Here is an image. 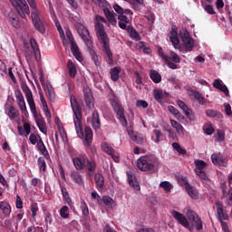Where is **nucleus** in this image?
I'll return each mask as SVG.
<instances>
[{
	"mask_svg": "<svg viewBox=\"0 0 232 232\" xmlns=\"http://www.w3.org/2000/svg\"><path fill=\"white\" fill-rule=\"evenodd\" d=\"M71 108H72V120L74 121V128L76 129V134H78V138L82 140L84 139V146L90 147V145L92 142L93 132L90 127H85L83 133L82 126V112L74 95H71Z\"/></svg>",
	"mask_w": 232,
	"mask_h": 232,
	"instance_id": "f257e3e1",
	"label": "nucleus"
},
{
	"mask_svg": "<svg viewBox=\"0 0 232 232\" xmlns=\"http://www.w3.org/2000/svg\"><path fill=\"white\" fill-rule=\"evenodd\" d=\"M106 19L102 15H95L94 28L98 40L102 44L103 52L107 55L110 61H112V53L110 49V39L104 29V24Z\"/></svg>",
	"mask_w": 232,
	"mask_h": 232,
	"instance_id": "f03ea898",
	"label": "nucleus"
},
{
	"mask_svg": "<svg viewBox=\"0 0 232 232\" xmlns=\"http://www.w3.org/2000/svg\"><path fill=\"white\" fill-rule=\"evenodd\" d=\"M22 90L25 95L26 101H27V104L29 105L30 111L35 120V122L38 126L39 130L44 134V135H47V127H46V123L44 121V119L41 116V114H39L36 111V106H35V102L34 100V95L32 91L29 89V87L25 84L23 83L21 85Z\"/></svg>",
	"mask_w": 232,
	"mask_h": 232,
	"instance_id": "7ed1b4c3",
	"label": "nucleus"
},
{
	"mask_svg": "<svg viewBox=\"0 0 232 232\" xmlns=\"http://www.w3.org/2000/svg\"><path fill=\"white\" fill-rule=\"evenodd\" d=\"M56 27L60 33L61 38L63 39V44L64 45H67L68 44H71V52H72V55H74V58H76V60H78V62L82 63L83 61V58L79 50V47L77 46V44H75V42L73 40L72 31H70V29H67V31H66V38L67 39H65L64 31L59 22H56Z\"/></svg>",
	"mask_w": 232,
	"mask_h": 232,
	"instance_id": "20e7f679",
	"label": "nucleus"
},
{
	"mask_svg": "<svg viewBox=\"0 0 232 232\" xmlns=\"http://www.w3.org/2000/svg\"><path fill=\"white\" fill-rule=\"evenodd\" d=\"M72 165L76 170L85 169L88 175H93V172L96 168V163L93 160H90L86 156L80 155L76 157H72Z\"/></svg>",
	"mask_w": 232,
	"mask_h": 232,
	"instance_id": "39448f33",
	"label": "nucleus"
},
{
	"mask_svg": "<svg viewBox=\"0 0 232 232\" xmlns=\"http://www.w3.org/2000/svg\"><path fill=\"white\" fill-rule=\"evenodd\" d=\"M157 164L158 159L155 155H145L137 160V168L142 172L153 171Z\"/></svg>",
	"mask_w": 232,
	"mask_h": 232,
	"instance_id": "423d86ee",
	"label": "nucleus"
},
{
	"mask_svg": "<svg viewBox=\"0 0 232 232\" xmlns=\"http://www.w3.org/2000/svg\"><path fill=\"white\" fill-rule=\"evenodd\" d=\"M92 3H93L95 5H97L99 8H101L109 23L112 25L117 24V19L115 16V13L113 12L111 5L108 3L107 0H92Z\"/></svg>",
	"mask_w": 232,
	"mask_h": 232,
	"instance_id": "0eeeda50",
	"label": "nucleus"
},
{
	"mask_svg": "<svg viewBox=\"0 0 232 232\" xmlns=\"http://www.w3.org/2000/svg\"><path fill=\"white\" fill-rule=\"evenodd\" d=\"M130 24V18H129L127 15L121 14L119 16V27L123 30H126L129 33L131 39L135 41H140V36L138 31H136L134 27H130V25H128Z\"/></svg>",
	"mask_w": 232,
	"mask_h": 232,
	"instance_id": "6e6552de",
	"label": "nucleus"
},
{
	"mask_svg": "<svg viewBox=\"0 0 232 232\" xmlns=\"http://www.w3.org/2000/svg\"><path fill=\"white\" fill-rule=\"evenodd\" d=\"M27 3L30 5V7L33 10H34V11L32 12V20H33V24H34V27L41 34H44L45 33V27H44L43 22L41 21V19L39 17L40 11L36 8L35 0H27Z\"/></svg>",
	"mask_w": 232,
	"mask_h": 232,
	"instance_id": "1a4fd4ad",
	"label": "nucleus"
},
{
	"mask_svg": "<svg viewBox=\"0 0 232 232\" xmlns=\"http://www.w3.org/2000/svg\"><path fill=\"white\" fill-rule=\"evenodd\" d=\"M159 55L164 60L170 69L176 70L178 66L175 63H180V57L174 52H169V57L167 56L161 48L158 49Z\"/></svg>",
	"mask_w": 232,
	"mask_h": 232,
	"instance_id": "9d476101",
	"label": "nucleus"
},
{
	"mask_svg": "<svg viewBox=\"0 0 232 232\" xmlns=\"http://www.w3.org/2000/svg\"><path fill=\"white\" fill-rule=\"evenodd\" d=\"M9 2L21 18L25 19L26 15L30 14V9L25 0H9Z\"/></svg>",
	"mask_w": 232,
	"mask_h": 232,
	"instance_id": "9b49d317",
	"label": "nucleus"
},
{
	"mask_svg": "<svg viewBox=\"0 0 232 232\" xmlns=\"http://www.w3.org/2000/svg\"><path fill=\"white\" fill-rule=\"evenodd\" d=\"M111 107L117 115V119L121 122V126L128 127V121L124 115V109L121 103L116 100H111Z\"/></svg>",
	"mask_w": 232,
	"mask_h": 232,
	"instance_id": "f8f14e48",
	"label": "nucleus"
},
{
	"mask_svg": "<svg viewBox=\"0 0 232 232\" xmlns=\"http://www.w3.org/2000/svg\"><path fill=\"white\" fill-rule=\"evenodd\" d=\"M216 206H218V218L221 222L222 230L224 232H230L227 223L223 221L228 219L227 213L223 210L222 204L219 201H216Z\"/></svg>",
	"mask_w": 232,
	"mask_h": 232,
	"instance_id": "ddd939ff",
	"label": "nucleus"
},
{
	"mask_svg": "<svg viewBox=\"0 0 232 232\" xmlns=\"http://www.w3.org/2000/svg\"><path fill=\"white\" fill-rule=\"evenodd\" d=\"M76 30H78V34H80L85 45L91 46L92 44V36H90V33L85 25H83V24H78V25H76Z\"/></svg>",
	"mask_w": 232,
	"mask_h": 232,
	"instance_id": "4468645a",
	"label": "nucleus"
},
{
	"mask_svg": "<svg viewBox=\"0 0 232 232\" xmlns=\"http://www.w3.org/2000/svg\"><path fill=\"white\" fill-rule=\"evenodd\" d=\"M195 172L196 174L202 179L208 180V176L205 172V169L207 167V162L202 160H195Z\"/></svg>",
	"mask_w": 232,
	"mask_h": 232,
	"instance_id": "2eb2a0df",
	"label": "nucleus"
},
{
	"mask_svg": "<svg viewBox=\"0 0 232 232\" xmlns=\"http://www.w3.org/2000/svg\"><path fill=\"white\" fill-rule=\"evenodd\" d=\"M181 41L183 43V46L186 49V53L193 51L195 42L191 38V36H189V34L188 33V31H183L181 33Z\"/></svg>",
	"mask_w": 232,
	"mask_h": 232,
	"instance_id": "dca6fc26",
	"label": "nucleus"
},
{
	"mask_svg": "<svg viewBox=\"0 0 232 232\" xmlns=\"http://www.w3.org/2000/svg\"><path fill=\"white\" fill-rule=\"evenodd\" d=\"M84 102L89 108L92 110L94 108V98L92 90L89 87H83Z\"/></svg>",
	"mask_w": 232,
	"mask_h": 232,
	"instance_id": "f3484780",
	"label": "nucleus"
},
{
	"mask_svg": "<svg viewBox=\"0 0 232 232\" xmlns=\"http://www.w3.org/2000/svg\"><path fill=\"white\" fill-rule=\"evenodd\" d=\"M15 99H16L17 106L19 107L21 113L24 116H27L28 111L26 109V104L24 102V95L22 94L21 92H19V91L15 92Z\"/></svg>",
	"mask_w": 232,
	"mask_h": 232,
	"instance_id": "a211bd4d",
	"label": "nucleus"
},
{
	"mask_svg": "<svg viewBox=\"0 0 232 232\" xmlns=\"http://www.w3.org/2000/svg\"><path fill=\"white\" fill-rule=\"evenodd\" d=\"M187 217L192 222V224L196 227L198 230H201L203 228V223L198 216L191 209H188L187 212Z\"/></svg>",
	"mask_w": 232,
	"mask_h": 232,
	"instance_id": "6ab92c4d",
	"label": "nucleus"
},
{
	"mask_svg": "<svg viewBox=\"0 0 232 232\" xmlns=\"http://www.w3.org/2000/svg\"><path fill=\"white\" fill-rule=\"evenodd\" d=\"M177 104L180 108V110L183 111L184 114L190 121H196V117L192 110H190L184 102H182L181 100H178Z\"/></svg>",
	"mask_w": 232,
	"mask_h": 232,
	"instance_id": "aec40b11",
	"label": "nucleus"
},
{
	"mask_svg": "<svg viewBox=\"0 0 232 232\" xmlns=\"http://www.w3.org/2000/svg\"><path fill=\"white\" fill-rule=\"evenodd\" d=\"M172 216L175 219L178 220V222L179 224H181L182 226H184L185 227L188 228L189 230H192V227H190L187 218L183 215V214H180L177 211H172Z\"/></svg>",
	"mask_w": 232,
	"mask_h": 232,
	"instance_id": "412c9836",
	"label": "nucleus"
},
{
	"mask_svg": "<svg viewBox=\"0 0 232 232\" xmlns=\"http://www.w3.org/2000/svg\"><path fill=\"white\" fill-rule=\"evenodd\" d=\"M5 113L9 117L11 121L15 120L19 116V111L8 103L5 105Z\"/></svg>",
	"mask_w": 232,
	"mask_h": 232,
	"instance_id": "4be33fe9",
	"label": "nucleus"
},
{
	"mask_svg": "<svg viewBox=\"0 0 232 232\" xmlns=\"http://www.w3.org/2000/svg\"><path fill=\"white\" fill-rule=\"evenodd\" d=\"M88 53L91 56L92 61L94 63L96 67H101L102 65V58L98 56L97 53L92 47V44H90V46H87Z\"/></svg>",
	"mask_w": 232,
	"mask_h": 232,
	"instance_id": "5701e85b",
	"label": "nucleus"
},
{
	"mask_svg": "<svg viewBox=\"0 0 232 232\" xmlns=\"http://www.w3.org/2000/svg\"><path fill=\"white\" fill-rule=\"evenodd\" d=\"M40 81H41V82H42V84H43V86H44V90L46 92L47 97H49V99L51 101H54V99H55V92L53 91V86L49 82L44 83L43 74L40 77Z\"/></svg>",
	"mask_w": 232,
	"mask_h": 232,
	"instance_id": "b1692460",
	"label": "nucleus"
},
{
	"mask_svg": "<svg viewBox=\"0 0 232 232\" xmlns=\"http://www.w3.org/2000/svg\"><path fill=\"white\" fill-rule=\"evenodd\" d=\"M212 163L214 165L227 167V160L222 156L221 153H214L212 154Z\"/></svg>",
	"mask_w": 232,
	"mask_h": 232,
	"instance_id": "393cba45",
	"label": "nucleus"
},
{
	"mask_svg": "<svg viewBox=\"0 0 232 232\" xmlns=\"http://www.w3.org/2000/svg\"><path fill=\"white\" fill-rule=\"evenodd\" d=\"M127 179L130 188H133L137 191L140 190V185L138 182L135 174L127 172Z\"/></svg>",
	"mask_w": 232,
	"mask_h": 232,
	"instance_id": "a878e982",
	"label": "nucleus"
},
{
	"mask_svg": "<svg viewBox=\"0 0 232 232\" xmlns=\"http://www.w3.org/2000/svg\"><path fill=\"white\" fill-rule=\"evenodd\" d=\"M170 125L177 131V133L179 134V136L180 138H184V136L187 133V131H186L184 127L179 122H178L175 120L170 119Z\"/></svg>",
	"mask_w": 232,
	"mask_h": 232,
	"instance_id": "bb28decb",
	"label": "nucleus"
},
{
	"mask_svg": "<svg viewBox=\"0 0 232 232\" xmlns=\"http://www.w3.org/2000/svg\"><path fill=\"white\" fill-rule=\"evenodd\" d=\"M39 94H40V101H41V104H42L44 113L45 117L47 118V120L50 121L52 119V116H51L48 105L46 103V101L44 99V96L42 91L39 92Z\"/></svg>",
	"mask_w": 232,
	"mask_h": 232,
	"instance_id": "cd10ccee",
	"label": "nucleus"
},
{
	"mask_svg": "<svg viewBox=\"0 0 232 232\" xmlns=\"http://www.w3.org/2000/svg\"><path fill=\"white\" fill-rule=\"evenodd\" d=\"M169 38H170V42L172 43L174 48L179 49V39L178 36L177 27H172V29L170 31Z\"/></svg>",
	"mask_w": 232,
	"mask_h": 232,
	"instance_id": "c85d7f7f",
	"label": "nucleus"
},
{
	"mask_svg": "<svg viewBox=\"0 0 232 232\" xmlns=\"http://www.w3.org/2000/svg\"><path fill=\"white\" fill-rule=\"evenodd\" d=\"M92 126L93 130H98L101 129L102 123L99 116V112L97 111H94L92 114Z\"/></svg>",
	"mask_w": 232,
	"mask_h": 232,
	"instance_id": "c756f323",
	"label": "nucleus"
},
{
	"mask_svg": "<svg viewBox=\"0 0 232 232\" xmlns=\"http://www.w3.org/2000/svg\"><path fill=\"white\" fill-rule=\"evenodd\" d=\"M8 19L14 28H19L21 26L19 17L17 16L14 11L9 12Z\"/></svg>",
	"mask_w": 232,
	"mask_h": 232,
	"instance_id": "7c9ffc66",
	"label": "nucleus"
},
{
	"mask_svg": "<svg viewBox=\"0 0 232 232\" xmlns=\"http://www.w3.org/2000/svg\"><path fill=\"white\" fill-rule=\"evenodd\" d=\"M214 87L219 89L226 97H229V90L221 80H214Z\"/></svg>",
	"mask_w": 232,
	"mask_h": 232,
	"instance_id": "2f4dec72",
	"label": "nucleus"
},
{
	"mask_svg": "<svg viewBox=\"0 0 232 232\" xmlns=\"http://www.w3.org/2000/svg\"><path fill=\"white\" fill-rule=\"evenodd\" d=\"M30 44L33 49L35 60L37 62H39L41 60V53H40L39 46H38L37 43L35 42L34 39H31Z\"/></svg>",
	"mask_w": 232,
	"mask_h": 232,
	"instance_id": "473e14b6",
	"label": "nucleus"
},
{
	"mask_svg": "<svg viewBox=\"0 0 232 232\" xmlns=\"http://www.w3.org/2000/svg\"><path fill=\"white\" fill-rule=\"evenodd\" d=\"M71 179L74 181V183L78 185H83V179L82 174H80L77 170L71 171Z\"/></svg>",
	"mask_w": 232,
	"mask_h": 232,
	"instance_id": "72a5a7b5",
	"label": "nucleus"
},
{
	"mask_svg": "<svg viewBox=\"0 0 232 232\" xmlns=\"http://www.w3.org/2000/svg\"><path fill=\"white\" fill-rule=\"evenodd\" d=\"M188 94L190 97H195L198 101L199 104H206L207 100L197 91L189 90Z\"/></svg>",
	"mask_w": 232,
	"mask_h": 232,
	"instance_id": "f704fd0d",
	"label": "nucleus"
},
{
	"mask_svg": "<svg viewBox=\"0 0 232 232\" xmlns=\"http://www.w3.org/2000/svg\"><path fill=\"white\" fill-rule=\"evenodd\" d=\"M0 209L2 210L5 218L10 217V214L12 213V207H10V204L2 201V203L0 204Z\"/></svg>",
	"mask_w": 232,
	"mask_h": 232,
	"instance_id": "c9c22d12",
	"label": "nucleus"
},
{
	"mask_svg": "<svg viewBox=\"0 0 232 232\" xmlns=\"http://www.w3.org/2000/svg\"><path fill=\"white\" fill-rule=\"evenodd\" d=\"M129 2L135 11H140L144 6V0H125Z\"/></svg>",
	"mask_w": 232,
	"mask_h": 232,
	"instance_id": "e433bc0d",
	"label": "nucleus"
},
{
	"mask_svg": "<svg viewBox=\"0 0 232 232\" xmlns=\"http://www.w3.org/2000/svg\"><path fill=\"white\" fill-rule=\"evenodd\" d=\"M186 189H187V192L190 196L191 198H193V199H198L199 198V194H198V190L195 188H193L190 185H187Z\"/></svg>",
	"mask_w": 232,
	"mask_h": 232,
	"instance_id": "4c0bfd02",
	"label": "nucleus"
},
{
	"mask_svg": "<svg viewBox=\"0 0 232 232\" xmlns=\"http://www.w3.org/2000/svg\"><path fill=\"white\" fill-rule=\"evenodd\" d=\"M69 76L75 78L77 75V66L71 61H68Z\"/></svg>",
	"mask_w": 232,
	"mask_h": 232,
	"instance_id": "58836bf2",
	"label": "nucleus"
},
{
	"mask_svg": "<svg viewBox=\"0 0 232 232\" xmlns=\"http://www.w3.org/2000/svg\"><path fill=\"white\" fill-rule=\"evenodd\" d=\"M162 139H163V134L161 133V131L159 130H153L151 133L152 141H154L155 143H159L160 141L162 140Z\"/></svg>",
	"mask_w": 232,
	"mask_h": 232,
	"instance_id": "ea45409f",
	"label": "nucleus"
},
{
	"mask_svg": "<svg viewBox=\"0 0 232 232\" xmlns=\"http://www.w3.org/2000/svg\"><path fill=\"white\" fill-rule=\"evenodd\" d=\"M101 147L102 150L108 155H112V152H115V150L111 147V145L106 141L102 142Z\"/></svg>",
	"mask_w": 232,
	"mask_h": 232,
	"instance_id": "a19ab883",
	"label": "nucleus"
},
{
	"mask_svg": "<svg viewBox=\"0 0 232 232\" xmlns=\"http://www.w3.org/2000/svg\"><path fill=\"white\" fill-rule=\"evenodd\" d=\"M37 148L44 157H46L47 159L50 158L49 152L42 139L37 143Z\"/></svg>",
	"mask_w": 232,
	"mask_h": 232,
	"instance_id": "79ce46f5",
	"label": "nucleus"
},
{
	"mask_svg": "<svg viewBox=\"0 0 232 232\" xmlns=\"http://www.w3.org/2000/svg\"><path fill=\"white\" fill-rule=\"evenodd\" d=\"M95 184L98 188H103L104 186V178L102 174L97 173L94 176Z\"/></svg>",
	"mask_w": 232,
	"mask_h": 232,
	"instance_id": "37998d69",
	"label": "nucleus"
},
{
	"mask_svg": "<svg viewBox=\"0 0 232 232\" xmlns=\"http://www.w3.org/2000/svg\"><path fill=\"white\" fill-rule=\"evenodd\" d=\"M102 201L104 203L105 206H107L110 208H113L117 206L116 202L108 196L102 197Z\"/></svg>",
	"mask_w": 232,
	"mask_h": 232,
	"instance_id": "c03bdc74",
	"label": "nucleus"
},
{
	"mask_svg": "<svg viewBox=\"0 0 232 232\" xmlns=\"http://www.w3.org/2000/svg\"><path fill=\"white\" fill-rule=\"evenodd\" d=\"M120 72H121L120 67H115L111 69L110 72L111 79L114 82H117L120 79Z\"/></svg>",
	"mask_w": 232,
	"mask_h": 232,
	"instance_id": "a18cd8bd",
	"label": "nucleus"
},
{
	"mask_svg": "<svg viewBox=\"0 0 232 232\" xmlns=\"http://www.w3.org/2000/svg\"><path fill=\"white\" fill-rule=\"evenodd\" d=\"M150 79L155 82V83H160L161 82V75L154 71V70H151L150 72Z\"/></svg>",
	"mask_w": 232,
	"mask_h": 232,
	"instance_id": "49530a36",
	"label": "nucleus"
},
{
	"mask_svg": "<svg viewBox=\"0 0 232 232\" xmlns=\"http://www.w3.org/2000/svg\"><path fill=\"white\" fill-rule=\"evenodd\" d=\"M57 134L60 135L61 139L63 142L67 141V134L63 129V127L60 124H58V131Z\"/></svg>",
	"mask_w": 232,
	"mask_h": 232,
	"instance_id": "de8ad7c7",
	"label": "nucleus"
},
{
	"mask_svg": "<svg viewBox=\"0 0 232 232\" xmlns=\"http://www.w3.org/2000/svg\"><path fill=\"white\" fill-rule=\"evenodd\" d=\"M204 132L205 134L210 136L215 132V129L211 123H206L204 125Z\"/></svg>",
	"mask_w": 232,
	"mask_h": 232,
	"instance_id": "09e8293b",
	"label": "nucleus"
},
{
	"mask_svg": "<svg viewBox=\"0 0 232 232\" xmlns=\"http://www.w3.org/2000/svg\"><path fill=\"white\" fill-rule=\"evenodd\" d=\"M206 114L208 118H219L220 119L222 117L221 113L215 110H208L206 111Z\"/></svg>",
	"mask_w": 232,
	"mask_h": 232,
	"instance_id": "8fccbe9b",
	"label": "nucleus"
},
{
	"mask_svg": "<svg viewBox=\"0 0 232 232\" xmlns=\"http://www.w3.org/2000/svg\"><path fill=\"white\" fill-rule=\"evenodd\" d=\"M41 137L35 133H31L30 137H29V140L31 142L32 145H36L40 140H41Z\"/></svg>",
	"mask_w": 232,
	"mask_h": 232,
	"instance_id": "3c124183",
	"label": "nucleus"
},
{
	"mask_svg": "<svg viewBox=\"0 0 232 232\" xmlns=\"http://www.w3.org/2000/svg\"><path fill=\"white\" fill-rule=\"evenodd\" d=\"M113 9H114V11H115L116 13L119 14V15H118V20H120V16H121V15L126 16V14H124V9H123L121 5H119L118 4H115V5H113Z\"/></svg>",
	"mask_w": 232,
	"mask_h": 232,
	"instance_id": "603ef678",
	"label": "nucleus"
},
{
	"mask_svg": "<svg viewBox=\"0 0 232 232\" xmlns=\"http://www.w3.org/2000/svg\"><path fill=\"white\" fill-rule=\"evenodd\" d=\"M137 46L140 48V50H142L145 53H150L151 49L150 47H146V44L144 42H140L137 44Z\"/></svg>",
	"mask_w": 232,
	"mask_h": 232,
	"instance_id": "864d4df0",
	"label": "nucleus"
},
{
	"mask_svg": "<svg viewBox=\"0 0 232 232\" xmlns=\"http://www.w3.org/2000/svg\"><path fill=\"white\" fill-rule=\"evenodd\" d=\"M60 215L63 218H69V208L67 206H63L60 209Z\"/></svg>",
	"mask_w": 232,
	"mask_h": 232,
	"instance_id": "5fc2aeb1",
	"label": "nucleus"
},
{
	"mask_svg": "<svg viewBox=\"0 0 232 232\" xmlns=\"http://www.w3.org/2000/svg\"><path fill=\"white\" fill-rule=\"evenodd\" d=\"M172 147L179 154L185 155L187 153L186 150L182 149L178 142H173Z\"/></svg>",
	"mask_w": 232,
	"mask_h": 232,
	"instance_id": "6e6d98bb",
	"label": "nucleus"
},
{
	"mask_svg": "<svg viewBox=\"0 0 232 232\" xmlns=\"http://www.w3.org/2000/svg\"><path fill=\"white\" fill-rule=\"evenodd\" d=\"M61 190H62L63 196V198H65L66 202H67L69 205H71L72 199H71L70 197H69V194H68V192H67L66 188L61 186Z\"/></svg>",
	"mask_w": 232,
	"mask_h": 232,
	"instance_id": "4d7b16f0",
	"label": "nucleus"
},
{
	"mask_svg": "<svg viewBox=\"0 0 232 232\" xmlns=\"http://www.w3.org/2000/svg\"><path fill=\"white\" fill-rule=\"evenodd\" d=\"M216 140H218V142L225 140V132L223 130H218V132H216Z\"/></svg>",
	"mask_w": 232,
	"mask_h": 232,
	"instance_id": "13d9d810",
	"label": "nucleus"
},
{
	"mask_svg": "<svg viewBox=\"0 0 232 232\" xmlns=\"http://www.w3.org/2000/svg\"><path fill=\"white\" fill-rule=\"evenodd\" d=\"M38 165L41 171H45L46 169V162L44 158L40 157L38 159Z\"/></svg>",
	"mask_w": 232,
	"mask_h": 232,
	"instance_id": "bf43d9fd",
	"label": "nucleus"
},
{
	"mask_svg": "<svg viewBox=\"0 0 232 232\" xmlns=\"http://www.w3.org/2000/svg\"><path fill=\"white\" fill-rule=\"evenodd\" d=\"M81 208H82V213L83 214V216H88L89 215V208L83 200H82Z\"/></svg>",
	"mask_w": 232,
	"mask_h": 232,
	"instance_id": "052dcab7",
	"label": "nucleus"
},
{
	"mask_svg": "<svg viewBox=\"0 0 232 232\" xmlns=\"http://www.w3.org/2000/svg\"><path fill=\"white\" fill-rule=\"evenodd\" d=\"M136 107L137 108H143L146 109L148 108V102L144 101V100H138L136 102Z\"/></svg>",
	"mask_w": 232,
	"mask_h": 232,
	"instance_id": "680f3d73",
	"label": "nucleus"
},
{
	"mask_svg": "<svg viewBox=\"0 0 232 232\" xmlns=\"http://www.w3.org/2000/svg\"><path fill=\"white\" fill-rule=\"evenodd\" d=\"M226 204L232 207V188H229L227 197L226 198Z\"/></svg>",
	"mask_w": 232,
	"mask_h": 232,
	"instance_id": "e2e57ef3",
	"label": "nucleus"
},
{
	"mask_svg": "<svg viewBox=\"0 0 232 232\" xmlns=\"http://www.w3.org/2000/svg\"><path fill=\"white\" fill-rule=\"evenodd\" d=\"M178 181L180 184V186H185L186 188H187V185H189L185 176H179Z\"/></svg>",
	"mask_w": 232,
	"mask_h": 232,
	"instance_id": "0e129e2a",
	"label": "nucleus"
},
{
	"mask_svg": "<svg viewBox=\"0 0 232 232\" xmlns=\"http://www.w3.org/2000/svg\"><path fill=\"white\" fill-rule=\"evenodd\" d=\"M160 187L163 188L167 192L171 190V185L169 182L164 181L160 183Z\"/></svg>",
	"mask_w": 232,
	"mask_h": 232,
	"instance_id": "69168bd1",
	"label": "nucleus"
},
{
	"mask_svg": "<svg viewBox=\"0 0 232 232\" xmlns=\"http://www.w3.org/2000/svg\"><path fill=\"white\" fill-rule=\"evenodd\" d=\"M38 207H37V204H33L31 206V211H32V217L34 219L35 217H36V214H37V211H38Z\"/></svg>",
	"mask_w": 232,
	"mask_h": 232,
	"instance_id": "338daca9",
	"label": "nucleus"
},
{
	"mask_svg": "<svg viewBox=\"0 0 232 232\" xmlns=\"http://www.w3.org/2000/svg\"><path fill=\"white\" fill-rule=\"evenodd\" d=\"M154 98L156 99V101H158V102H160L162 99V92L160 91L155 90Z\"/></svg>",
	"mask_w": 232,
	"mask_h": 232,
	"instance_id": "774afa93",
	"label": "nucleus"
}]
</instances>
